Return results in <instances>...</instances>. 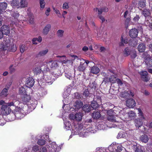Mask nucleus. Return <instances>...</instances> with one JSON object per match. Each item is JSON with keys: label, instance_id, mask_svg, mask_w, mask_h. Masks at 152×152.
<instances>
[{"label": "nucleus", "instance_id": "nucleus-30", "mask_svg": "<svg viewBox=\"0 0 152 152\" xmlns=\"http://www.w3.org/2000/svg\"><path fill=\"white\" fill-rule=\"evenodd\" d=\"M8 89L7 88H4L0 94V96L3 97L7 96L8 95Z\"/></svg>", "mask_w": 152, "mask_h": 152}, {"label": "nucleus", "instance_id": "nucleus-16", "mask_svg": "<svg viewBox=\"0 0 152 152\" xmlns=\"http://www.w3.org/2000/svg\"><path fill=\"white\" fill-rule=\"evenodd\" d=\"M28 2L27 0H20L19 1V8H24L28 7Z\"/></svg>", "mask_w": 152, "mask_h": 152}, {"label": "nucleus", "instance_id": "nucleus-49", "mask_svg": "<svg viewBox=\"0 0 152 152\" xmlns=\"http://www.w3.org/2000/svg\"><path fill=\"white\" fill-rule=\"evenodd\" d=\"M131 58H135L137 56V53L135 50H133L131 51L130 54Z\"/></svg>", "mask_w": 152, "mask_h": 152}, {"label": "nucleus", "instance_id": "nucleus-38", "mask_svg": "<svg viewBox=\"0 0 152 152\" xmlns=\"http://www.w3.org/2000/svg\"><path fill=\"white\" fill-rule=\"evenodd\" d=\"M64 31L62 29H59L57 32V36L59 37H62L63 36Z\"/></svg>", "mask_w": 152, "mask_h": 152}, {"label": "nucleus", "instance_id": "nucleus-43", "mask_svg": "<svg viewBox=\"0 0 152 152\" xmlns=\"http://www.w3.org/2000/svg\"><path fill=\"white\" fill-rule=\"evenodd\" d=\"M150 56L149 55L147 52H145L142 54V58L144 59V61H146L149 58H150Z\"/></svg>", "mask_w": 152, "mask_h": 152}, {"label": "nucleus", "instance_id": "nucleus-31", "mask_svg": "<svg viewBox=\"0 0 152 152\" xmlns=\"http://www.w3.org/2000/svg\"><path fill=\"white\" fill-rule=\"evenodd\" d=\"M83 114L81 113H76L75 115V120L77 121H80L82 118Z\"/></svg>", "mask_w": 152, "mask_h": 152}, {"label": "nucleus", "instance_id": "nucleus-57", "mask_svg": "<svg viewBox=\"0 0 152 152\" xmlns=\"http://www.w3.org/2000/svg\"><path fill=\"white\" fill-rule=\"evenodd\" d=\"M65 76L68 79L71 80L72 78V76L70 73L68 72V73H65Z\"/></svg>", "mask_w": 152, "mask_h": 152}, {"label": "nucleus", "instance_id": "nucleus-9", "mask_svg": "<svg viewBox=\"0 0 152 152\" xmlns=\"http://www.w3.org/2000/svg\"><path fill=\"white\" fill-rule=\"evenodd\" d=\"M34 80L31 77L27 78L26 80V86L28 88L32 87L34 85Z\"/></svg>", "mask_w": 152, "mask_h": 152}, {"label": "nucleus", "instance_id": "nucleus-25", "mask_svg": "<svg viewBox=\"0 0 152 152\" xmlns=\"http://www.w3.org/2000/svg\"><path fill=\"white\" fill-rule=\"evenodd\" d=\"M42 40V38L41 37H39L38 38H33L32 40V42L33 44H37L38 43L41 42Z\"/></svg>", "mask_w": 152, "mask_h": 152}, {"label": "nucleus", "instance_id": "nucleus-7", "mask_svg": "<svg viewBox=\"0 0 152 152\" xmlns=\"http://www.w3.org/2000/svg\"><path fill=\"white\" fill-rule=\"evenodd\" d=\"M2 112L4 115H8L11 112V109L7 104H3L1 107Z\"/></svg>", "mask_w": 152, "mask_h": 152}, {"label": "nucleus", "instance_id": "nucleus-27", "mask_svg": "<svg viewBox=\"0 0 152 152\" xmlns=\"http://www.w3.org/2000/svg\"><path fill=\"white\" fill-rule=\"evenodd\" d=\"M137 109L138 112V116L139 117V118L141 119L142 120L145 119V118L141 109L140 108H138Z\"/></svg>", "mask_w": 152, "mask_h": 152}, {"label": "nucleus", "instance_id": "nucleus-61", "mask_svg": "<svg viewBox=\"0 0 152 152\" xmlns=\"http://www.w3.org/2000/svg\"><path fill=\"white\" fill-rule=\"evenodd\" d=\"M53 8L54 11L55 12V13L56 14L58 15V17H59V15H61V14L60 13L59 11L58 10H57L54 7H53Z\"/></svg>", "mask_w": 152, "mask_h": 152}, {"label": "nucleus", "instance_id": "nucleus-22", "mask_svg": "<svg viewBox=\"0 0 152 152\" xmlns=\"http://www.w3.org/2000/svg\"><path fill=\"white\" fill-rule=\"evenodd\" d=\"M18 104V101L13 100L11 102L7 103L6 104H7L9 107L12 106L16 107Z\"/></svg>", "mask_w": 152, "mask_h": 152}, {"label": "nucleus", "instance_id": "nucleus-63", "mask_svg": "<svg viewBox=\"0 0 152 152\" xmlns=\"http://www.w3.org/2000/svg\"><path fill=\"white\" fill-rule=\"evenodd\" d=\"M80 61L83 62V63H84L85 64H86V66H87V64L89 63V61L87 60L83 59H80Z\"/></svg>", "mask_w": 152, "mask_h": 152}, {"label": "nucleus", "instance_id": "nucleus-54", "mask_svg": "<svg viewBox=\"0 0 152 152\" xmlns=\"http://www.w3.org/2000/svg\"><path fill=\"white\" fill-rule=\"evenodd\" d=\"M131 51L127 48H125L124 50V54L126 56H128L130 53Z\"/></svg>", "mask_w": 152, "mask_h": 152}, {"label": "nucleus", "instance_id": "nucleus-40", "mask_svg": "<svg viewBox=\"0 0 152 152\" xmlns=\"http://www.w3.org/2000/svg\"><path fill=\"white\" fill-rule=\"evenodd\" d=\"M48 52V50L45 49V50H42L40 51L38 53V55L39 56H43L46 55Z\"/></svg>", "mask_w": 152, "mask_h": 152}, {"label": "nucleus", "instance_id": "nucleus-60", "mask_svg": "<svg viewBox=\"0 0 152 152\" xmlns=\"http://www.w3.org/2000/svg\"><path fill=\"white\" fill-rule=\"evenodd\" d=\"M57 145L55 142H53L52 144V148L53 149V152L55 151V149H57Z\"/></svg>", "mask_w": 152, "mask_h": 152}, {"label": "nucleus", "instance_id": "nucleus-24", "mask_svg": "<svg viewBox=\"0 0 152 152\" xmlns=\"http://www.w3.org/2000/svg\"><path fill=\"white\" fill-rule=\"evenodd\" d=\"M71 92V89L68 88L65 91L63 94V96L64 98H66L70 94Z\"/></svg>", "mask_w": 152, "mask_h": 152}, {"label": "nucleus", "instance_id": "nucleus-2", "mask_svg": "<svg viewBox=\"0 0 152 152\" xmlns=\"http://www.w3.org/2000/svg\"><path fill=\"white\" fill-rule=\"evenodd\" d=\"M23 95L22 100L23 104H26L27 107L31 109H34L37 104V101L35 99H31L30 96L27 94Z\"/></svg>", "mask_w": 152, "mask_h": 152}, {"label": "nucleus", "instance_id": "nucleus-8", "mask_svg": "<svg viewBox=\"0 0 152 152\" xmlns=\"http://www.w3.org/2000/svg\"><path fill=\"white\" fill-rule=\"evenodd\" d=\"M134 95V92L131 90L128 91H124L122 92L120 96L123 98H126L130 96H133Z\"/></svg>", "mask_w": 152, "mask_h": 152}, {"label": "nucleus", "instance_id": "nucleus-17", "mask_svg": "<svg viewBox=\"0 0 152 152\" xmlns=\"http://www.w3.org/2000/svg\"><path fill=\"white\" fill-rule=\"evenodd\" d=\"M147 72L146 71H143L140 72V75L143 80L145 81L149 80V79L147 76Z\"/></svg>", "mask_w": 152, "mask_h": 152}, {"label": "nucleus", "instance_id": "nucleus-21", "mask_svg": "<svg viewBox=\"0 0 152 152\" xmlns=\"http://www.w3.org/2000/svg\"><path fill=\"white\" fill-rule=\"evenodd\" d=\"M140 141L145 143L147 142L149 140V138L148 136L146 135H143L140 137Z\"/></svg>", "mask_w": 152, "mask_h": 152}, {"label": "nucleus", "instance_id": "nucleus-53", "mask_svg": "<svg viewBox=\"0 0 152 152\" xmlns=\"http://www.w3.org/2000/svg\"><path fill=\"white\" fill-rule=\"evenodd\" d=\"M125 114L124 110H121L119 112V116L120 118L121 119H124V115Z\"/></svg>", "mask_w": 152, "mask_h": 152}, {"label": "nucleus", "instance_id": "nucleus-55", "mask_svg": "<svg viewBox=\"0 0 152 152\" xmlns=\"http://www.w3.org/2000/svg\"><path fill=\"white\" fill-rule=\"evenodd\" d=\"M39 3L40 7L42 8H44L45 7V2L44 0H39Z\"/></svg>", "mask_w": 152, "mask_h": 152}, {"label": "nucleus", "instance_id": "nucleus-42", "mask_svg": "<svg viewBox=\"0 0 152 152\" xmlns=\"http://www.w3.org/2000/svg\"><path fill=\"white\" fill-rule=\"evenodd\" d=\"M144 147L141 146H136L135 148V152H143Z\"/></svg>", "mask_w": 152, "mask_h": 152}, {"label": "nucleus", "instance_id": "nucleus-26", "mask_svg": "<svg viewBox=\"0 0 152 152\" xmlns=\"http://www.w3.org/2000/svg\"><path fill=\"white\" fill-rule=\"evenodd\" d=\"M99 72V68L96 66L92 67L91 69V72L94 74H96Z\"/></svg>", "mask_w": 152, "mask_h": 152}, {"label": "nucleus", "instance_id": "nucleus-59", "mask_svg": "<svg viewBox=\"0 0 152 152\" xmlns=\"http://www.w3.org/2000/svg\"><path fill=\"white\" fill-rule=\"evenodd\" d=\"M94 10L95 11H98V14L99 15L101 14L103 12L102 9V8L99 9L98 8H96L94 9Z\"/></svg>", "mask_w": 152, "mask_h": 152}, {"label": "nucleus", "instance_id": "nucleus-23", "mask_svg": "<svg viewBox=\"0 0 152 152\" xmlns=\"http://www.w3.org/2000/svg\"><path fill=\"white\" fill-rule=\"evenodd\" d=\"M86 67V64L83 63V61L80 62V65L78 67V69L80 71H83Z\"/></svg>", "mask_w": 152, "mask_h": 152}, {"label": "nucleus", "instance_id": "nucleus-62", "mask_svg": "<svg viewBox=\"0 0 152 152\" xmlns=\"http://www.w3.org/2000/svg\"><path fill=\"white\" fill-rule=\"evenodd\" d=\"M140 18L139 16L137 15L133 18V20L135 22H137Z\"/></svg>", "mask_w": 152, "mask_h": 152}, {"label": "nucleus", "instance_id": "nucleus-51", "mask_svg": "<svg viewBox=\"0 0 152 152\" xmlns=\"http://www.w3.org/2000/svg\"><path fill=\"white\" fill-rule=\"evenodd\" d=\"M91 107V108H92L93 109H96L98 107V105L96 102H92L91 103V106H90Z\"/></svg>", "mask_w": 152, "mask_h": 152}, {"label": "nucleus", "instance_id": "nucleus-15", "mask_svg": "<svg viewBox=\"0 0 152 152\" xmlns=\"http://www.w3.org/2000/svg\"><path fill=\"white\" fill-rule=\"evenodd\" d=\"M7 4L6 2L0 3V14L2 13L7 9Z\"/></svg>", "mask_w": 152, "mask_h": 152}, {"label": "nucleus", "instance_id": "nucleus-39", "mask_svg": "<svg viewBox=\"0 0 152 152\" xmlns=\"http://www.w3.org/2000/svg\"><path fill=\"white\" fill-rule=\"evenodd\" d=\"M128 117L130 118H133L136 116V114L133 111H130L127 113Z\"/></svg>", "mask_w": 152, "mask_h": 152}, {"label": "nucleus", "instance_id": "nucleus-48", "mask_svg": "<svg viewBox=\"0 0 152 152\" xmlns=\"http://www.w3.org/2000/svg\"><path fill=\"white\" fill-rule=\"evenodd\" d=\"M117 137L118 138H125L126 134L124 132H120L118 134Z\"/></svg>", "mask_w": 152, "mask_h": 152}, {"label": "nucleus", "instance_id": "nucleus-14", "mask_svg": "<svg viewBox=\"0 0 152 152\" xmlns=\"http://www.w3.org/2000/svg\"><path fill=\"white\" fill-rule=\"evenodd\" d=\"M138 31L135 28L131 29L129 32V35L132 38L136 37L138 35Z\"/></svg>", "mask_w": 152, "mask_h": 152}, {"label": "nucleus", "instance_id": "nucleus-13", "mask_svg": "<svg viewBox=\"0 0 152 152\" xmlns=\"http://www.w3.org/2000/svg\"><path fill=\"white\" fill-rule=\"evenodd\" d=\"M70 58H69L70 59H71V60H64L63 61V63H66L67 62L70 61L71 64H72L73 63V61L75 60H79L80 58L78 57L75 55H70Z\"/></svg>", "mask_w": 152, "mask_h": 152}, {"label": "nucleus", "instance_id": "nucleus-41", "mask_svg": "<svg viewBox=\"0 0 152 152\" xmlns=\"http://www.w3.org/2000/svg\"><path fill=\"white\" fill-rule=\"evenodd\" d=\"M20 52L23 53L27 49L28 47L26 45H22L20 46Z\"/></svg>", "mask_w": 152, "mask_h": 152}, {"label": "nucleus", "instance_id": "nucleus-34", "mask_svg": "<svg viewBox=\"0 0 152 152\" xmlns=\"http://www.w3.org/2000/svg\"><path fill=\"white\" fill-rule=\"evenodd\" d=\"M101 114L98 111H94L92 114V116L93 118L95 119H98L100 117Z\"/></svg>", "mask_w": 152, "mask_h": 152}, {"label": "nucleus", "instance_id": "nucleus-37", "mask_svg": "<svg viewBox=\"0 0 152 152\" xmlns=\"http://www.w3.org/2000/svg\"><path fill=\"white\" fill-rule=\"evenodd\" d=\"M142 14L145 17H149L150 14V12L148 10L144 9L142 12Z\"/></svg>", "mask_w": 152, "mask_h": 152}, {"label": "nucleus", "instance_id": "nucleus-45", "mask_svg": "<svg viewBox=\"0 0 152 152\" xmlns=\"http://www.w3.org/2000/svg\"><path fill=\"white\" fill-rule=\"evenodd\" d=\"M123 37L122 36L121 38V42L119 43V44L120 46H124V44H127L128 43V40L126 39H123Z\"/></svg>", "mask_w": 152, "mask_h": 152}, {"label": "nucleus", "instance_id": "nucleus-20", "mask_svg": "<svg viewBox=\"0 0 152 152\" xmlns=\"http://www.w3.org/2000/svg\"><path fill=\"white\" fill-rule=\"evenodd\" d=\"M11 6L13 7L19 8V0H13L10 2Z\"/></svg>", "mask_w": 152, "mask_h": 152}, {"label": "nucleus", "instance_id": "nucleus-32", "mask_svg": "<svg viewBox=\"0 0 152 152\" xmlns=\"http://www.w3.org/2000/svg\"><path fill=\"white\" fill-rule=\"evenodd\" d=\"M25 87V86H23L19 88V93L20 94L22 95L26 94Z\"/></svg>", "mask_w": 152, "mask_h": 152}, {"label": "nucleus", "instance_id": "nucleus-29", "mask_svg": "<svg viewBox=\"0 0 152 152\" xmlns=\"http://www.w3.org/2000/svg\"><path fill=\"white\" fill-rule=\"evenodd\" d=\"M83 104V103L80 101H76L75 104V108L78 109L82 107Z\"/></svg>", "mask_w": 152, "mask_h": 152}, {"label": "nucleus", "instance_id": "nucleus-36", "mask_svg": "<svg viewBox=\"0 0 152 152\" xmlns=\"http://www.w3.org/2000/svg\"><path fill=\"white\" fill-rule=\"evenodd\" d=\"M83 109L86 112H88L91 110V108L90 105L86 104L83 106Z\"/></svg>", "mask_w": 152, "mask_h": 152}, {"label": "nucleus", "instance_id": "nucleus-64", "mask_svg": "<svg viewBox=\"0 0 152 152\" xmlns=\"http://www.w3.org/2000/svg\"><path fill=\"white\" fill-rule=\"evenodd\" d=\"M50 9L48 8L46 10L45 12V14L47 16H48L49 15L50 12Z\"/></svg>", "mask_w": 152, "mask_h": 152}, {"label": "nucleus", "instance_id": "nucleus-58", "mask_svg": "<svg viewBox=\"0 0 152 152\" xmlns=\"http://www.w3.org/2000/svg\"><path fill=\"white\" fill-rule=\"evenodd\" d=\"M69 7L68 3L65 2L63 4L62 8L64 9H68Z\"/></svg>", "mask_w": 152, "mask_h": 152}, {"label": "nucleus", "instance_id": "nucleus-46", "mask_svg": "<svg viewBox=\"0 0 152 152\" xmlns=\"http://www.w3.org/2000/svg\"><path fill=\"white\" fill-rule=\"evenodd\" d=\"M89 94V92L87 87H85L84 89V91L83 93V95L85 96H88Z\"/></svg>", "mask_w": 152, "mask_h": 152}, {"label": "nucleus", "instance_id": "nucleus-44", "mask_svg": "<svg viewBox=\"0 0 152 152\" xmlns=\"http://www.w3.org/2000/svg\"><path fill=\"white\" fill-rule=\"evenodd\" d=\"M146 1L145 0H140L139 1V6L140 7L143 8L145 6Z\"/></svg>", "mask_w": 152, "mask_h": 152}, {"label": "nucleus", "instance_id": "nucleus-11", "mask_svg": "<svg viewBox=\"0 0 152 152\" xmlns=\"http://www.w3.org/2000/svg\"><path fill=\"white\" fill-rule=\"evenodd\" d=\"M126 104L127 106L132 108L135 106L136 103L134 99H129L126 101Z\"/></svg>", "mask_w": 152, "mask_h": 152}, {"label": "nucleus", "instance_id": "nucleus-3", "mask_svg": "<svg viewBox=\"0 0 152 152\" xmlns=\"http://www.w3.org/2000/svg\"><path fill=\"white\" fill-rule=\"evenodd\" d=\"M10 41L8 38L4 39V42L0 43V51L10 49Z\"/></svg>", "mask_w": 152, "mask_h": 152}, {"label": "nucleus", "instance_id": "nucleus-56", "mask_svg": "<svg viewBox=\"0 0 152 152\" xmlns=\"http://www.w3.org/2000/svg\"><path fill=\"white\" fill-rule=\"evenodd\" d=\"M108 120L112 122H116L117 121L115 119V117L113 116H110L108 117Z\"/></svg>", "mask_w": 152, "mask_h": 152}, {"label": "nucleus", "instance_id": "nucleus-52", "mask_svg": "<svg viewBox=\"0 0 152 152\" xmlns=\"http://www.w3.org/2000/svg\"><path fill=\"white\" fill-rule=\"evenodd\" d=\"M46 141L43 139H39L38 140L37 143L40 145H43L45 144Z\"/></svg>", "mask_w": 152, "mask_h": 152}, {"label": "nucleus", "instance_id": "nucleus-12", "mask_svg": "<svg viewBox=\"0 0 152 152\" xmlns=\"http://www.w3.org/2000/svg\"><path fill=\"white\" fill-rule=\"evenodd\" d=\"M45 63V64H47L48 66L50 67L51 68H55L58 66L57 62L56 61H52Z\"/></svg>", "mask_w": 152, "mask_h": 152}, {"label": "nucleus", "instance_id": "nucleus-6", "mask_svg": "<svg viewBox=\"0 0 152 152\" xmlns=\"http://www.w3.org/2000/svg\"><path fill=\"white\" fill-rule=\"evenodd\" d=\"M39 149V147L37 145H34L32 147V150H31V147H28L24 148L23 150V152H36L38 151Z\"/></svg>", "mask_w": 152, "mask_h": 152}, {"label": "nucleus", "instance_id": "nucleus-10", "mask_svg": "<svg viewBox=\"0 0 152 152\" xmlns=\"http://www.w3.org/2000/svg\"><path fill=\"white\" fill-rule=\"evenodd\" d=\"M141 119L137 118L134 120V124L137 129H139L142 126L143 122Z\"/></svg>", "mask_w": 152, "mask_h": 152}, {"label": "nucleus", "instance_id": "nucleus-33", "mask_svg": "<svg viewBox=\"0 0 152 152\" xmlns=\"http://www.w3.org/2000/svg\"><path fill=\"white\" fill-rule=\"evenodd\" d=\"M146 64L148 67H152V58L151 57L146 61H145Z\"/></svg>", "mask_w": 152, "mask_h": 152}, {"label": "nucleus", "instance_id": "nucleus-47", "mask_svg": "<svg viewBox=\"0 0 152 152\" xmlns=\"http://www.w3.org/2000/svg\"><path fill=\"white\" fill-rule=\"evenodd\" d=\"M64 127L67 130H69L71 128V125L69 122H65L64 123Z\"/></svg>", "mask_w": 152, "mask_h": 152}, {"label": "nucleus", "instance_id": "nucleus-19", "mask_svg": "<svg viewBox=\"0 0 152 152\" xmlns=\"http://www.w3.org/2000/svg\"><path fill=\"white\" fill-rule=\"evenodd\" d=\"M146 48V46L143 43H141L139 44L137 47L138 50L140 53L143 52L145 51Z\"/></svg>", "mask_w": 152, "mask_h": 152}, {"label": "nucleus", "instance_id": "nucleus-4", "mask_svg": "<svg viewBox=\"0 0 152 152\" xmlns=\"http://www.w3.org/2000/svg\"><path fill=\"white\" fill-rule=\"evenodd\" d=\"M1 30L3 34L9 36L10 34V28L9 25H4L1 28Z\"/></svg>", "mask_w": 152, "mask_h": 152}, {"label": "nucleus", "instance_id": "nucleus-35", "mask_svg": "<svg viewBox=\"0 0 152 152\" xmlns=\"http://www.w3.org/2000/svg\"><path fill=\"white\" fill-rule=\"evenodd\" d=\"M113 80H112V78H109L107 77H105L104 78L103 82H104L105 83H106L110 82L112 83H114L115 79L114 77H113Z\"/></svg>", "mask_w": 152, "mask_h": 152}, {"label": "nucleus", "instance_id": "nucleus-28", "mask_svg": "<svg viewBox=\"0 0 152 152\" xmlns=\"http://www.w3.org/2000/svg\"><path fill=\"white\" fill-rule=\"evenodd\" d=\"M144 24L147 26H148L150 30H151L152 29V21L151 20L149 21L146 19L144 22Z\"/></svg>", "mask_w": 152, "mask_h": 152}, {"label": "nucleus", "instance_id": "nucleus-5", "mask_svg": "<svg viewBox=\"0 0 152 152\" xmlns=\"http://www.w3.org/2000/svg\"><path fill=\"white\" fill-rule=\"evenodd\" d=\"M45 64V62L39 63L35 65V67L33 69V71L36 74L40 73L42 71L41 67Z\"/></svg>", "mask_w": 152, "mask_h": 152}, {"label": "nucleus", "instance_id": "nucleus-1", "mask_svg": "<svg viewBox=\"0 0 152 152\" xmlns=\"http://www.w3.org/2000/svg\"><path fill=\"white\" fill-rule=\"evenodd\" d=\"M27 106H25L21 107L16 108L14 113H12L8 116L9 121H14L15 118L17 119H21L27 113Z\"/></svg>", "mask_w": 152, "mask_h": 152}, {"label": "nucleus", "instance_id": "nucleus-18", "mask_svg": "<svg viewBox=\"0 0 152 152\" xmlns=\"http://www.w3.org/2000/svg\"><path fill=\"white\" fill-rule=\"evenodd\" d=\"M51 26L50 24H48L44 28L42 33L44 34H47L51 29Z\"/></svg>", "mask_w": 152, "mask_h": 152}, {"label": "nucleus", "instance_id": "nucleus-50", "mask_svg": "<svg viewBox=\"0 0 152 152\" xmlns=\"http://www.w3.org/2000/svg\"><path fill=\"white\" fill-rule=\"evenodd\" d=\"M9 69L10 72L12 73L15 72L16 70L15 66H13V65L12 64L10 65L9 67Z\"/></svg>", "mask_w": 152, "mask_h": 152}]
</instances>
